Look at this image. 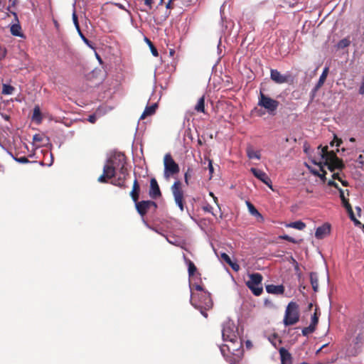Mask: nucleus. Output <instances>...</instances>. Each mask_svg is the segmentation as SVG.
<instances>
[{
  "instance_id": "obj_17",
  "label": "nucleus",
  "mask_w": 364,
  "mask_h": 364,
  "mask_svg": "<svg viewBox=\"0 0 364 364\" xmlns=\"http://www.w3.org/2000/svg\"><path fill=\"white\" fill-rule=\"evenodd\" d=\"M279 355L281 357L282 364H291L292 357L291 353L284 348L281 347L279 349Z\"/></svg>"
},
{
  "instance_id": "obj_63",
  "label": "nucleus",
  "mask_w": 364,
  "mask_h": 364,
  "mask_svg": "<svg viewBox=\"0 0 364 364\" xmlns=\"http://www.w3.org/2000/svg\"><path fill=\"white\" fill-rule=\"evenodd\" d=\"M146 41L148 42V45L149 46V47L151 48V45H153V43L150 41V40L147 39L146 38Z\"/></svg>"
},
{
  "instance_id": "obj_6",
  "label": "nucleus",
  "mask_w": 364,
  "mask_h": 364,
  "mask_svg": "<svg viewBox=\"0 0 364 364\" xmlns=\"http://www.w3.org/2000/svg\"><path fill=\"white\" fill-rule=\"evenodd\" d=\"M171 191L176 204L178 205L180 210L183 212L185 208V196L181 181L176 179L171 186Z\"/></svg>"
},
{
  "instance_id": "obj_37",
  "label": "nucleus",
  "mask_w": 364,
  "mask_h": 364,
  "mask_svg": "<svg viewBox=\"0 0 364 364\" xmlns=\"http://www.w3.org/2000/svg\"><path fill=\"white\" fill-rule=\"evenodd\" d=\"M14 87L10 85L4 84L2 88L3 95H11L14 90Z\"/></svg>"
},
{
  "instance_id": "obj_35",
  "label": "nucleus",
  "mask_w": 364,
  "mask_h": 364,
  "mask_svg": "<svg viewBox=\"0 0 364 364\" xmlns=\"http://www.w3.org/2000/svg\"><path fill=\"white\" fill-rule=\"evenodd\" d=\"M316 330V326H313L311 324H310L309 326L307 327H305L302 329V334L303 336H309V334L312 333L313 332H314Z\"/></svg>"
},
{
  "instance_id": "obj_49",
  "label": "nucleus",
  "mask_w": 364,
  "mask_h": 364,
  "mask_svg": "<svg viewBox=\"0 0 364 364\" xmlns=\"http://www.w3.org/2000/svg\"><path fill=\"white\" fill-rule=\"evenodd\" d=\"M328 185L329 186H333L335 187L336 188H337L338 190V188H341L339 186H338V184L337 183H336L333 180H330L328 182Z\"/></svg>"
},
{
  "instance_id": "obj_38",
  "label": "nucleus",
  "mask_w": 364,
  "mask_h": 364,
  "mask_svg": "<svg viewBox=\"0 0 364 364\" xmlns=\"http://www.w3.org/2000/svg\"><path fill=\"white\" fill-rule=\"evenodd\" d=\"M113 4L121 9L127 11L129 14H130V11L129 10V8L133 6L132 4L129 3V1H127V6L122 4L120 3H118V2H114Z\"/></svg>"
},
{
  "instance_id": "obj_59",
  "label": "nucleus",
  "mask_w": 364,
  "mask_h": 364,
  "mask_svg": "<svg viewBox=\"0 0 364 364\" xmlns=\"http://www.w3.org/2000/svg\"><path fill=\"white\" fill-rule=\"evenodd\" d=\"M174 53H175L174 50L173 49H170V50H169L170 55L171 56H173Z\"/></svg>"
},
{
  "instance_id": "obj_9",
  "label": "nucleus",
  "mask_w": 364,
  "mask_h": 364,
  "mask_svg": "<svg viewBox=\"0 0 364 364\" xmlns=\"http://www.w3.org/2000/svg\"><path fill=\"white\" fill-rule=\"evenodd\" d=\"M330 156L331 159L325 161V165L328 166V168L331 172L334 171L336 169L342 170L345 168V164L342 159H339L336 153H331Z\"/></svg>"
},
{
  "instance_id": "obj_51",
  "label": "nucleus",
  "mask_w": 364,
  "mask_h": 364,
  "mask_svg": "<svg viewBox=\"0 0 364 364\" xmlns=\"http://www.w3.org/2000/svg\"><path fill=\"white\" fill-rule=\"evenodd\" d=\"M73 23H74L75 26H77V24L79 23H78L77 16L75 11H74L73 14Z\"/></svg>"
},
{
  "instance_id": "obj_31",
  "label": "nucleus",
  "mask_w": 364,
  "mask_h": 364,
  "mask_svg": "<svg viewBox=\"0 0 364 364\" xmlns=\"http://www.w3.org/2000/svg\"><path fill=\"white\" fill-rule=\"evenodd\" d=\"M287 226L289 227V228H295V229H297L299 230H302L306 228V224L304 222L299 220V221L291 223L288 224Z\"/></svg>"
},
{
  "instance_id": "obj_56",
  "label": "nucleus",
  "mask_w": 364,
  "mask_h": 364,
  "mask_svg": "<svg viewBox=\"0 0 364 364\" xmlns=\"http://www.w3.org/2000/svg\"><path fill=\"white\" fill-rule=\"evenodd\" d=\"M333 176V179H337V180H338L339 181H341V178H340V176H339V173H334L333 174V176Z\"/></svg>"
},
{
  "instance_id": "obj_16",
  "label": "nucleus",
  "mask_w": 364,
  "mask_h": 364,
  "mask_svg": "<svg viewBox=\"0 0 364 364\" xmlns=\"http://www.w3.org/2000/svg\"><path fill=\"white\" fill-rule=\"evenodd\" d=\"M331 231V226L330 225L325 223L323 225L317 228L315 232V237L317 239H323L328 235H329Z\"/></svg>"
},
{
  "instance_id": "obj_11",
  "label": "nucleus",
  "mask_w": 364,
  "mask_h": 364,
  "mask_svg": "<svg viewBox=\"0 0 364 364\" xmlns=\"http://www.w3.org/2000/svg\"><path fill=\"white\" fill-rule=\"evenodd\" d=\"M270 78L272 81L277 84H283L289 82L291 77L290 75H282L276 69H271Z\"/></svg>"
},
{
  "instance_id": "obj_1",
  "label": "nucleus",
  "mask_w": 364,
  "mask_h": 364,
  "mask_svg": "<svg viewBox=\"0 0 364 364\" xmlns=\"http://www.w3.org/2000/svg\"><path fill=\"white\" fill-rule=\"evenodd\" d=\"M127 159L124 154L116 153L111 156L103 167V173L98 178L100 183H107L108 179L114 178L119 170L122 175H129L126 168Z\"/></svg>"
},
{
  "instance_id": "obj_23",
  "label": "nucleus",
  "mask_w": 364,
  "mask_h": 364,
  "mask_svg": "<svg viewBox=\"0 0 364 364\" xmlns=\"http://www.w3.org/2000/svg\"><path fill=\"white\" fill-rule=\"evenodd\" d=\"M122 176H123V177H119L118 178L113 180L112 181V183L114 186H119L121 188L125 189L127 188V186L126 184V180H127V177L129 175H122Z\"/></svg>"
},
{
  "instance_id": "obj_58",
  "label": "nucleus",
  "mask_w": 364,
  "mask_h": 364,
  "mask_svg": "<svg viewBox=\"0 0 364 364\" xmlns=\"http://www.w3.org/2000/svg\"><path fill=\"white\" fill-rule=\"evenodd\" d=\"M340 181L341 182V183H342V185H343V186H348V182H347L346 181H343L342 179H341V181Z\"/></svg>"
},
{
  "instance_id": "obj_20",
  "label": "nucleus",
  "mask_w": 364,
  "mask_h": 364,
  "mask_svg": "<svg viewBox=\"0 0 364 364\" xmlns=\"http://www.w3.org/2000/svg\"><path fill=\"white\" fill-rule=\"evenodd\" d=\"M247 208L249 212L251 215L255 216L259 222H263L264 218L260 213L257 210V208L252 204L250 202H247Z\"/></svg>"
},
{
  "instance_id": "obj_42",
  "label": "nucleus",
  "mask_w": 364,
  "mask_h": 364,
  "mask_svg": "<svg viewBox=\"0 0 364 364\" xmlns=\"http://www.w3.org/2000/svg\"><path fill=\"white\" fill-rule=\"evenodd\" d=\"M15 160L21 164L29 163V160L26 156L15 158Z\"/></svg>"
},
{
  "instance_id": "obj_53",
  "label": "nucleus",
  "mask_w": 364,
  "mask_h": 364,
  "mask_svg": "<svg viewBox=\"0 0 364 364\" xmlns=\"http://www.w3.org/2000/svg\"><path fill=\"white\" fill-rule=\"evenodd\" d=\"M359 93L360 95H364V76H363L362 84L359 88Z\"/></svg>"
},
{
  "instance_id": "obj_55",
  "label": "nucleus",
  "mask_w": 364,
  "mask_h": 364,
  "mask_svg": "<svg viewBox=\"0 0 364 364\" xmlns=\"http://www.w3.org/2000/svg\"><path fill=\"white\" fill-rule=\"evenodd\" d=\"M203 210L206 212L212 213L213 207L210 205H207L205 207H203Z\"/></svg>"
},
{
  "instance_id": "obj_60",
  "label": "nucleus",
  "mask_w": 364,
  "mask_h": 364,
  "mask_svg": "<svg viewBox=\"0 0 364 364\" xmlns=\"http://www.w3.org/2000/svg\"><path fill=\"white\" fill-rule=\"evenodd\" d=\"M53 23L55 24V26L56 28H58V26H59L58 22L56 20H53Z\"/></svg>"
},
{
  "instance_id": "obj_4",
  "label": "nucleus",
  "mask_w": 364,
  "mask_h": 364,
  "mask_svg": "<svg viewBox=\"0 0 364 364\" xmlns=\"http://www.w3.org/2000/svg\"><path fill=\"white\" fill-rule=\"evenodd\" d=\"M164 177L168 181L171 178H175L180 171L178 164L174 161L170 153L166 154L164 157Z\"/></svg>"
},
{
  "instance_id": "obj_14",
  "label": "nucleus",
  "mask_w": 364,
  "mask_h": 364,
  "mask_svg": "<svg viewBox=\"0 0 364 364\" xmlns=\"http://www.w3.org/2000/svg\"><path fill=\"white\" fill-rule=\"evenodd\" d=\"M149 194L152 199H156L161 196V192L159 186L155 178H152L150 180Z\"/></svg>"
},
{
  "instance_id": "obj_44",
  "label": "nucleus",
  "mask_w": 364,
  "mask_h": 364,
  "mask_svg": "<svg viewBox=\"0 0 364 364\" xmlns=\"http://www.w3.org/2000/svg\"><path fill=\"white\" fill-rule=\"evenodd\" d=\"M228 345L229 344H225V345L220 346V352H221V353L223 354V356H226V350L230 352L228 350V348H227V346H228Z\"/></svg>"
},
{
  "instance_id": "obj_36",
  "label": "nucleus",
  "mask_w": 364,
  "mask_h": 364,
  "mask_svg": "<svg viewBox=\"0 0 364 364\" xmlns=\"http://www.w3.org/2000/svg\"><path fill=\"white\" fill-rule=\"evenodd\" d=\"M319 316H320V312H319L318 308H316L314 314L311 317V325L315 326L316 327V325L318 323Z\"/></svg>"
},
{
  "instance_id": "obj_34",
  "label": "nucleus",
  "mask_w": 364,
  "mask_h": 364,
  "mask_svg": "<svg viewBox=\"0 0 364 364\" xmlns=\"http://www.w3.org/2000/svg\"><path fill=\"white\" fill-rule=\"evenodd\" d=\"M350 44V41L349 38H345L341 39L340 41H338V43L337 44V48L338 49H343V48H345L349 46Z\"/></svg>"
},
{
  "instance_id": "obj_64",
  "label": "nucleus",
  "mask_w": 364,
  "mask_h": 364,
  "mask_svg": "<svg viewBox=\"0 0 364 364\" xmlns=\"http://www.w3.org/2000/svg\"><path fill=\"white\" fill-rule=\"evenodd\" d=\"M349 140H350V142H355V139L353 138V137L350 138Z\"/></svg>"
},
{
  "instance_id": "obj_25",
  "label": "nucleus",
  "mask_w": 364,
  "mask_h": 364,
  "mask_svg": "<svg viewBox=\"0 0 364 364\" xmlns=\"http://www.w3.org/2000/svg\"><path fill=\"white\" fill-rule=\"evenodd\" d=\"M310 282L312 286V288L315 292L318 291V279L317 274L315 272L310 273Z\"/></svg>"
},
{
  "instance_id": "obj_27",
  "label": "nucleus",
  "mask_w": 364,
  "mask_h": 364,
  "mask_svg": "<svg viewBox=\"0 0 364 364\" xmlns=\"http://www.w3.org/2000/svg\"><path fill=\"white\" fill-rule=\"evenodd\" d=\"M32 119L37 123H40L42 121V116L40 107L38 106H36L33 109Z\"/></svg>"
},
{
  "instance_id": "obj_29",
  "label": "nucleus",
  "mask_w": 364,
  "mask_h": 364,
  "mask_svg": "<svg viewBox=\"0 0 364 364\" xmlns=\"http://www.w3.org/2000/svg\"><path fill=\"white\" fill-rule=\"evenodd\" d=\"M268 339L275 348L282 343V340L279 337L278 334L275 333L269 336Z\"/></svg>"
},
{
  "instance_id": "obj_46",
  "label": "nucleus",
  "mask_w": 364,
  "mask_h": 364,
  "mask_svg": "<svg viewBox=\"0 0 364 364\" xmlns=\"http://www.w3.org/2000/svg\"><path fill=\"white\" fill-rule=\"evenodd\" d=\"M221 257L227 264L230 263L231 261L230 257L226 253H223Z\"/></svg>"
},
{
  "instance_id": "obj_2",
  "label": "nucleus",
  "mask_w": 364,
  "mask_h": 364,
  "mask_svg": "<svg viewBox=\"0 0 364 364\" xmlns=\"http://www.w3.org/2000/svg\"><path fill=\"white\" fill-rule=\"evenodd\" d=\"M222 337L224 341L229 342L227 348L230 353L232 354L235 351L240 349L242 346L241 338L238 335L237 328L231 321L224 323L222 329Z\"/></svg>"
},
{
  "instance_id": "obj_3",
  "label": "nucleus",
  "mask_w": 364,
  "mask_h": 364,
  "mask_svg": "<svg viewBox=\"0 0 364 364\" xmlns=\"http://www.w3.org/2000/svg\"><path fill=\"white\" fill-rule=\"evenodd\" d=\"M191 304L205 317H208L206 311L213 307V303L210 294L208 291H203L198 294H192Z\"/></svg>"
},
{
  "instance_id": "obj_61",
  "label": "nucleus",
  "mask_w": 364,
  "mask_h": 364,
  "mask_svg": "<svg viewBox=\"0 0 364 364\" xmlns=\"http://www.w3.org/2000/svg\"><path fill=\"white\" fill-rule=\"evenodd\" d=\"M75 27H76V29L77 30L78 33L80 34V31H81V30H80L79 23L77 24V26H75Z\"/></svg>"
},
{
  "instance_id": "obj_52",
  "label": "nucleus",
  "mask_w": 364,
  "mask_h": 364,
  "mask_svg": "<svg viewBox=\"0 0 364 364\" xmlns=\"http://www.w3.org/2000/svg\"><path fill=\"white\" fill-rule=\"evenodd\" d=\"M33 140L34 141H42V136L40 134H35L33 137Z\"/></svg>"
},
{
  "instance_id": "obj_32",
  "label": "nucleus",
  "mask_w": 364,
  "mask_h": 364,
  "mask_svg": "<svg viewBox=\"0 0 364 364\" xmlns=\"http://www.w3.org/2000/svg\"><path fill=\"white\" fill-rule=\"evenodd\" d=\"M185 259L188 266V275L189 277H193L197 271V268L192 261L186 258Z\"/></svg>"
},
{
  "instance_id": "obj_26",
  "label": "nucleus",
  "mask_w": 364,
  "mask_h": 364,
  "mask_svg": "<svg viewBox=\"0 0 364 364\" xmlns=\"http://www.w3.org/2000/svg\"><path fill=\"white\" fill-rule=\"evenodd\" d=\"M318 148V149H321V158L323 159H324L325 161H327L328 160V159H331L330 154L331 153H335L333 151H329L328 150V146H322L321 145H320Z\"/></svg>"
},
{
  "instance_id": "obj_19",
  "label": "nucleus",
  "mask_w": 364,
  "mask_h": 364,
  "mask_svg": "<svg viewBox=\"0 0 364 364\" xmlns=\"http://www.w3.org/2000/svg\"><path fill=\"white\" fill-rule=\"evenodd\" d=\"M140 193V186L136 178L134 181L132 189L130 192V196L134 203L138 201Z\"/></svg>"
},
{
  "instance_id": "obj_39",
  "label": "nucleus",
  "mask_w": 364,
  "mask_h": 364,
  "mask_svg": "<svg viewBox=\"0 0 364 364\" xmlns=\"http://www.w3.org/2000/svg\"><path fill=\"white\" fill-rule=\"evenodd\" d=\"M154 1H144L143 6H139V9L144 11H148V10L151 9V4Z\"/></svg>"
},
{
  "instance_id": "obj_15",
  "label": "nucleus",
  "mask_w": 364,
  "mask_h": 364,
  "mask_svg": "<svg viewBox=\"0 0 364 364\" xmlns=\"http://www.w3.org/2000/svg\"><path fill=\"white\" fill-rule=\"evenodd\" d=\"M11 13L14 15L15 20L16 21V23L13 24L10 28L11 33L14 36H18L21 38H25L23 33L22 32L21 26L18 22V16L16 13L11 11Z\"/></svg>"
},
{
  "instance_id": "obj_33",
  "label": "nucleus",
  "mask_w": 364,
  "mask_h": 364,
  "mask_svg": "<svg viewBox=\"0 0 364 364\" xmlns=\"http://www.w3.org/2000/svg\"><path fill=\"white\" fill-rule=\"evenodd\" d=\"M193 169L191 167H188L186 171L184 173V181L185 183L188 186L190 184V180L193 176Z\"/></svg>"
},
{
  "instance_id": "obj_24",
  "label": "nucleus",
  "mask_w": 364,
  "mask_h": 364,
  "mask_svg": "<svg viewBox=\"0 0 364 364\" xmlns=\"http://www.w3.org/2000/svg\"><path fill=\"white\" fill-rule=\"evenodd\" d=\"M328 70L329 69H328V67H326L323 69V72H322V73H321V76H320V77L318 79V82H317V84L316 85V89L320 88L324 84V82H325V81L326 80L328 73Z\"/></svg>"
},
{
  "instance_id": "obj_45",
  "label": "nucleus",
  "mask_w": 364,
  "mask_h": 364,
  "mask_svg": "<svg viewBox=\"0 0 364 364\" xmlns=\"http://www.w3.org/2000/svg\"><path fill=\"white\" fill-rule=\"evenodd\" d=\"M321 171H322V173H319L318 172H315L314 174L315 175H317L321 179H322L323 181H324L326 179V171H324L323 169V168L321 167Z\"/></svg>"
},
{
  "instance_id": "obj_43",
  "label": "nucleus",
  "mask_w": 364,
  "mask_h": 364,
  "mask_svg": "<svg viewBox=\"0 0 364 364\" xmlns=\"http://www.w3.org/2000/svg\"><path fill=\"white\" fill-rule=\"evenodd\" d=\"M228 264L232 267V269L235 271V272H237L239 269H240V266L239 264H237V263L235 262H232V260L230 261V263H228Z\"/></svg>"
},
{
  "instance_id": "obj_7",
  "label": "nucleus",
  "mask_w": 364,
  "mask_h": 364,
  "mask_svg": "<svg viewBox=\"0 0 364 364\" xmlns=\"http://www.w3.org/2000/svg\"><path fill=\"white\" fill-rule=\"evenodd\" d=\"M250 280L246 282L247 287L252 291L254 295L259 296L263 291L261 286L262 282V276L259 273H253L250 274Z\"/></svg>"
},
{
  "instance_id": "obj_57",
  "label": "nucleus",
  "mask_w": 364,
  "mask_h": 364,
  "mask_svg": "<svg viewBox=\"0 0 364 364\" xmlns=\"http://www.w3.org/2000/svg\"><path fill=\"white\" fill-rule=\"evenodd\" d=\"M95 115H91L89 117V121L92 123H95Z\"/></svg>"
},
{
  "instance_id": "obj_41",
  "label": "nucleus",
  "mask_w": 364,
  "mask_h": 364,
  "mask_svg": "<svg viewBox=\"0 0 364 364\" xmlns=\"http://www.w3.org/2000/svg\"><path fill=\"white\" fill-rule=\"evenodd\" d=\"M335 141H336L337 146H339L343 142L341 139H338L336 135H334V139L331 141L330 146H333Z\"/></svg>"
},
{
  "instance_id": "obj_8",
  "label": "nucleus",
  "mask_w": 364,
  "mask_h": 364,
  "mask_svg": "<svg viewBox=\"0 0 364 364\" xmlns=\"http://www.w3.org/2000/svg\"><path fill=\"white\" fill-rule=\"evenodd\" d=\"M279 102L267 95H265L262 91H260L258 105L264 107L269 113L274 112L277 110Z\"/></svg>"
},
{
  "instance_id": "obj_54",
  "label": "nucleus",
  "mask_w": 364,
  "mask_h": 364,
  "mask_svg": "<svg viewBox=\"0 0 364 364\" xmlns=\"http://www.w3.org/2000/svg\"><path fill=\"white\" fill-rule=\"evenodd\" d=\"M193 287L195 288L196 290L200 291V293L204 291L202 286L199 284H194Z\"/></svg>"
},
{
  "instance_id": "obj_12",
  "label": "nucleus",
  "mask_w": 364,
  "mask_h": 364,
  "mask_svg": "<svg viewBox=\"0 0 364 364\" xmlns=\"http://www.w3.org/2000/svg\"><path fill=\"white\" fill-rule=\"evenodd\" d=\"M250 171L257 178L266 184L269 188H272V181L265 172L256 168H251Z\"/></svg>"
},
{
  "instance_id": "obj_62",
  "label": "nucleus",
  "mask_w": 364,
  "mask_h": 364,
  "mask_svg": "<svg viewBox=\"0 0 364 364\" xmlns=\"http://www.w3.org/2000/svg\"><path fill=\"white\" fill-rule=\"evenodd\" d=\"M75 27H76V29L77 30L78 33L80 34V31H81V30H80L79 23L77 24V26H75Z\"/></svg>"
},
{
  "instance_id": "obj_13",
  "label": "nucleus",
  "mask_w": 364,
  "mask_h": 364,
  "mask_svg": "<svg viewBox=\"0 0 364 364\" xmlns=\"http://www.w3.org/2000/svg\"><path fill=\"white\" fill-rule=\"evenodd\" d=\"M338 191L340 193V198L341 199L343 205L346 209L350 219L352 220H353L355 223H359V222L355 218L352 207H351L350 204L349 203L348 200L346 198V196L344 195V191L342 190L341 188H338Z\"/></svg>"
},
{
  "instance_id": "obj_50",
  "label": "nucleus",
  "mask_w": 364,
  "mask_h": 364,
  "mask_svg": "<svg viewBox=\"0 0 364 364\" xmlns=\"http://www.w3.org/2000/svg\"><path fill=\"white\" fill-rule=\"evenodd\" d=\"M80 36L81 37V38L82 39V41L88 46H90V41L83 35V33H82V31H80Z\"/></svg>"
},
{
  "instance_id": "obj_18",
  "label": "nucleus",
  "mask_w": 364,
  "mask_h": 364,
  "mask_svg": "<svg viewBox=\"0 0 364 364\" xmlns=\"http://www.w3.org/2000/svg\"><path fill=\"white\" fill-rule=\"evenodd\" d=\"M266 291L269 294H283L284 292V287L283 285L269 284L266 286Z\"/></svg>"
},
{
  "instance_id": "obj_40",
  "label": "nucleus",
  "mask_w": 364,
  "mask_h": 364,
  "mask_svg": "<svg viewBox=\"0 0 364 364\" xmlns=\"http://www.w3.org/2000/svg\"><path fill=\"white\" fill-rule=\"evenodd\" d=\"M279 238L282 239V240H287V241L290 242L294 243V244L298 243L297 240H296L294 237H292L291 236H289L287 235H280Z\"/></svg>"
},
{
  "instance_id": "obj_28",
  "label": "nucleus",
  "mask_w": 364,
  "mask_h": 364,
  "mask_svg": "<svg viewBox=\"0 0 364 364\" xmlns=\"http://www.w3.org/2000/svg\"><path fill=\"white\" fill-rule=\"evenodd\" d=\"M173 1H167V3L165 4V1H159V4L157 6V9H160L161 7H163L165 6L166 10L165 12V16H168L170 14V9L173 8Z\"/></svg>"
},
{
  "instance_id": "obj_30",
  "label": "nucleus",
  "mask_w": 364,
  "mask_h": 364,
  "mask_svg": "<svg viewBox=\"0 0 364 364\" xmlns=\"http://www.w3.org/2000/svg\"><path fill=\"white\" fill-rule=\"evenodd\" d=\"M195 109L198 112L205 113V97L204 96L199 98L196 107Z\"/></svg>"
},
{
  "instance_id": "obj_48",
  "label": "nucleus",
  "mask_w": 364,
  "mask_h": 364,
  "mask_svg": "<svg viewBox=\"0 0 364 364\" xmlns=\"http://www.w3.org/2000/svg\"><path fill=\"white\" fill-rule=\"evenodd\" d=\"M208 169H209V172H210V177H211L213 173L214 168H213V161H212V160H210V159L208 160Z\"/></svg>"
},
{
  "instance_id": "obj_21",
  "label": "nucleus",
  "mask_w": 364,
  "mask_h": 364,
  "mask_svg": "<svg viewBox=\"0 0 364 364\" xmlns=\"http://www.w3.org/2000/svg\"><path fill=\"white\" fill-rule=\"evenodd\" d=\"M247 156L250 159H256L259 160L261 159V154L259 151L254 150L252 146L249 145L246 149Z\"/></svg>"
},
{
  "instance_id": "obj_10",
  "label": "nucleus",
  "mask_w": 364,
  "mask_h": 364,
  "mask_svg": "<svg viewBox=\"0 0 364 364\" xmlns=\"http://www.w3.org/2000/svg\"><path fill=\"white\" fill-rule=\"evenodd\" d=\"M135 206L139 214L144 217L151 207L156 208L157 204L152 200H141L140 202L136 201Z\"/></svg>"
},
{
  "instance_id": "obj_47",
  "label": "nucleus",
  "mask_w": 364,
  "mask_h": 364,
  "mask_svg": "<svg viewBox=\"0 0 364 364\" xmlns=\"http://www.w3.org/2000/svg\"><path fill=\"white\" fill-rule=\"evenodd\" d=\"M150 49H151V53L154 56H155V57L159 56L158 50L154 45H151Z\"/></svg>"
},
{
  "instance_id": "obj_22",
  "label": "nucleus",
  "mask_w": 364,
  "mask_h": 364,
  "mask_svg": "<svg viewBox=\"0 0 364 364\" xmlns=\"http://www.w3.org/2000/svg\"><path fill=\"white\" fill-rule=\"evenodd\" d=\"M157 107L156 104H154L151 106L146 107L144 111L140 117L141 119H145L147 116H151L154 114L156 112V109Z\"/></svg>"
},
{
  "instance_id": "obj_5",
  "label": "nucleus",
  "mask_w": 364,
  "mask_h": 364,
  "mask_svg": "<svg viewBox=\"0 0 364 364\" xmlns=\"http://www.w3.org/2000/svg\"><path fill=\"white\" fill-rule=\"evenodd\" d=\"M299 320V305L294 301H290L286 309L284 324L286 326H292Z\"/></svg>"
}]
</instances>
